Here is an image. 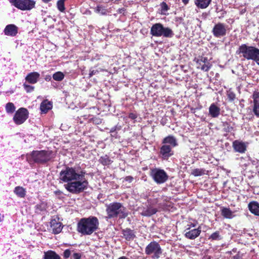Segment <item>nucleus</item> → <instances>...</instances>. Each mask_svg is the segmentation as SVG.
Here are the masks:
<instances>
[{
	"label": "nucleus",
	"instance_id": "f257e3e1",
	"mask_svg": "<svg viewBox=\"0 0 259 259\" xmlns=\"http://www.w3.org/2000/svg\"><path fill=\"white\" fill-rule=\"evenodd\" d=\"M85 171L79 167L66 166L59 174V180L64 183L65 189L73 194H79L88 188V180L85 178Z\"/></svg>",
	"mask_w": 259,
	"mask_h": 259
},
{
	"label": "nucleus",
	"instance_id": "f03ea898",
	"mask_svg": "<svg viewBox=\"0 0 259 259\" xmlns=\"http://www.w3.org/2000/svg\"><path fill=\"white\" fill-rule=\"evenodd\" d=\"M99 222L94 216L81 219L77 223V231L84 235H90L99 229Z\"/></svg>",
	"mask_w": 259,
	"mask_h": 259
},
{
	"label": "nucleus",
	"instance_id": "7ed1b4c3",
	"mask_svg": "<svg viewBox=\"0 0 259 259\" xmlns=\"http://www.w3.org/2000/svg\"><path fill=\"white\" fill-rule=\"evenodd\" d=\"M236 53L242 54V56L247 60L255 61L259 65V49L252 46H249L245 44L241 45Z\"/></svg>",
	"mask_w": 259,
	"mask_h": 259
},
{
	"label": "nucleus",
	"instance_id": "20e7f679",
	"mask_svg": "<svg viewBox=\"0 0 259 259\" xmlns=\"http://www.w3.org/2000/svg\"><path fill=\"white\" fill-rule=\"evenodd\" d=\"M106 212L109 218H125L127 216L125 208L119 202H113L107 206Z\"/></svg>",
	"mask_w": 259,
	"mask_h": 259
},
{
	"label": "nucleus",
	"instance_id": "39448f33",
	"mask_svg": "<svg viewBox=\"0 0 259 259\" xmlns=\"http://www.w3.org/2000/svg\"><path fill=\"white\" fill-rule=\"evenodd\" d=\"M150 33L153 36L172 37L174 33L172 30L168 27H164L161 23L153 24L150 29Z\"/></svg>",
	"mask_w": 259,
	"mask_h": 259
},
{
	"label": "nucleus",
	"instance_id": "423d86ee",
	"mask_svg": "<svg viewBox=\"0 0 259 259\" xmlns=\"http://www.w3.org/2000/svg\"><path fill=\"white\" fill-rule=\"evenodd\" d=\"M31 156L35 162L45 163L54 158V154L49 150L33 151Z\"/></svg>",
	"mask_w": 259,
	"mask_h": 259
},
{
	"label": "nucleus",
	"instance_id": "0eeeda50",
	"mask_svg": "<svg viewBox=\"0 0 259 259\" xmlns=\"http://www.w3.org/2000/svg\"><path fill=\"white\" fill-rule=\"evenodd\" d=\"M145 252L152 259H158L162 255V249L157 242L153 241L146 246Z\"/></svg>",
	"mask_w": 259,
	"mask_h": 259
},
{
	"label": "nucleus",
	"instance_id": "6e6552de",
	"mask_svg": "<svg viewBox=\"0 0 259 259\" xmlns=\"http://www.w3.org/2000/svg\"><path fill=\"white\" fill-rule=\"evenodd\" d=\"M150 175L154 182L158 184L165 183L168 178L167 174L163 169L157 168L151 169Z\"/></svg>",
	"mask_w": 259,
	"mask_h": 259
},
{
	"label": "nucleus",
	"instance_id": "1a4fd4ad",
	"mask_svg": "<svg viewBox=\"0 0 259 259\" xmlns=\"http://www.w3.org/2000/svg\"><path fill=\"white\" fill-rule=\"evenodd\" d=\"M17 8L22 10H30L35 7L34 0H15L11 3Z\"/></svg>",
	"mask_w": 259,
	"mask_h": 259
},
{
	"label": "nucleus",
	"instance_id": "9d476101",
	"mask_svg": "<svg viewBox=\"0 0 259 259\" xmlns=\"http://www.w3.org/2000/svg\"><path fill=\"white\" fill-rule=\"evenodd\" d=\"M228 27L227 25L223 23L219 22L215 24L212 29L213 36L217 38L225 36L227 33Z\"/></svg>",
	"mask_w": 259,
	"mask_h": 259
},
{
	"label": "nucleus",
	"instance_id": "9b49d317",
	"mask_svg": "<svg viewBox=\"0 0 259 259\" xmlns=\"http://www.w3.org/2000/svg\"><path fill=\"white\" fill-rule=\"evenodd\" d=\"M28 117V111L24 108L19 109L15 113L14 117V122L17 125L24 123Z\"/></svg>",
	"mask_w": 259,
	"mask_h": 259
},
{
	"label": "nucleus",
	"instance_id": "f8f14e48",
	"mask_svg": "<svg viewBox=\"0 0 259 259\" xmlns=\"http://www.w3.org/2000/svg\"><path fill=\"white\" fill-rule=\"evenodd\" d=\"M196 63L197 68L204 71H208L211 66L206 57H202L198 59Z\"/></svg>",
	"mask_w": 259,
	"mask_h": 259
},
{
	"label": "nucleus",
	"instance_id": "ddd939ff",
	"mask_svg": "<svg viewBox=\"0 0 259 259\" xmlns=\"http://www.w3.org/2000/svg\"><path fill=\"white\" fill-rule=\"evenodd\" d=\"M4 34L6 35L14 37L17 35L18 32V27L15 24L7 25L4 30Z\"/></svg>",
	"mask_w": 259,
	"mask_h": 259
},
{
	"label": "nucleus",
	"instance_id": "4468645a",
	"mask_svg": "<svg viewBox=\"0 0 259 259\" xmlns=\"http://www.w3.org/2000/svg\"><path fill=\"white\" fill-rule=\"evenodd\" d=\"M160 154L162 155L163 159H167L174 154L172 147L168 145H163L160 148Z\"/></svg>",
	"mask_w": 259,
	"mask_h": 259
},
{
	"label": "nucleus",
	"instance_id": "2eb2a0df",
	"mask_svg": "<svg viewBox=\"0 0 259 259\" xmlns=\"http://www.w3.org/2000/svg\"><path fill=\"white\" fill-rule=\"evenodd\" d=\"M185 236L186 238L194 240L200 235L201 232V228L199 226L197 229L188 230V231L185 230Z\"/></svg>",
	"mask_w": 259,
	"mask_h": 259
},
{
	"label": "nucleus",
	"instance_id": "dca6fc26",
	"mask_svg": "<svg viewBox=\"0 0 259 259\" xmlns=\"http://www.w3.org/2000/svg\"><path fill=\"white\" fill-rule=\"evenodd\" d=\"M51 228L52 232L55 234H59L60 233L62 229L61 223L59 222L58 220L56 219H52L50 222Z\"/></svg>",
	"mask_w": 259,
	"mask_h": 259
},
{
	"label": "nucleus",
	"instance_id": "f3484780",
	"mask_svg": "<svg viewBox=\"0 0 259 259\" xmlns=\"http://www.w3.org/2000/svg\"><path fill=\"white\" fill-rule=\"evenodd\" d=\"M40 74L37 72H32L28 73L25 77V80L29 83H36L39 78Z\"/></svg>",
	"mask_w": 259,
	"mask_h": 259
},
{
	"label": "nucleus",
	"instance_id": "a211bd4d",
	"mask_svg": "<svg viewBox=\"0 0 259 259\" xmlns=\"http://www.w3.org/2000/svg\"><path fill=\"white\" fill-rule=\"evenodd\" d=\"M122 234L123 237L127 241L133 240L136 237L134 231L128 228L123 230Z\"/></svg>",
	"mask_w": 259,
	"mask_h": 259
},
{
	"label": "nucleus",
	"instance_id": "6ab92c4d",
	"mask_svg": "<svg viewBox=\"0 0 259 259\" xmlns=\"http://www.w3.org/2000/svg\"><path fill=\"white\" fill-rule=\"evenodd\" d=\"M221 109L215 104L212 103L209 107V114L212 118H217L220 114Z\"/></svg>",
	"mask_w": 259,
	"mask_h": 259
},
{
	"label": "nucleus",
	"instance_id": "aec40b11",
	"mask_svg": "<svg viewBox=\"0 0 259 259\" xmlns=\"http://www.w3.org/2000/svg\"><path fill=\"white\" fill-rule=\"evenodd\" d=\"M233 147L236 152L243 153L246 150L245 144L242 142L235 141L233 143Z\"/></svg>",
	"mask_w": 259,
	"mask_h": 259
},
{
	"label": "nucleus",
	"instance_id": "412c9836",
	"mask_svg": "<svg viewBox=\"0 0 259 259\" xmlns=\"http://www.w3.org/2000/svg\"><path fill=\"white\" fill-rule=\"evenodd\" d=\"M52 108V104L47 100L43 101L40 105V109L41 113L46 114Z\"/></svg>",
	"mask_w": 259,
	"mask_h": 259
},
{
	"label": "nucleus",
	"instance_id": "4be33fe9",
	"mask_svg": "<svg viewBox=\"0 0 259 259\" xmlns=\"http://www.w3.org/2000/svg\"><path fill=\"white\" fill-rule=\"evenodd\" d=\"M162 143L164 144H168L169 146L173 148L178 145L177 139L173 136H168L164 138L162 141Z\"/></svg>",
	"mask_w": 259,
	"mask_h": 259
},
{
	"label": "nucleus",
	"instance_id": "5701e85b",
	"mask_svg": "<svg viewBox=\"0 0 259 259\" xmlns=\"http://www.w3.org/2000/svg\"><path fill=\"white\" fill-rule=\"evenodd\" d=\"M248 209L250 211L255 215L259 216V203L252 201L248 204Z\"/></svg>",
	"mask_w": 259,
	"mask_h": 259
},
{
	"label": "nucleus",
	"instance_id": "b1692460",
	"mask_svg": "<svg viewBox=\"0 0 259 259\" xmlns=\"http://www.w3.org/2000/svg\"><path fill=\"white\" fill-rule=\"evenodd\" d=\"M157 209L152 206H148L147 208H144L141 214L143 216L150 217L157 212Z\"/></svg>",
	"mask_w": 259,
	"mask_h": 259
},
{
	"label": "nucleus",
	"instance_id": "393cba45",
	"mask_svg": "<svg viewBox=\"0 0 259 259\" xmlns=\"http://www.w3.org/2000/svg\"><path fill=\"white\" fill-rule=\"evenodd\" d=\"M221 215L226 219H231L235 217L234 212L230 208L223 207L221 209Z\"/></svg>",
	"mask_w": 259,
	"mask_h": 259
},
{
	"label": "nucleus",
	"instance_id": "a878e982",
	"mask_svg": "<svg viewBox=\"0 0 259 259\" xmlns=\"http://www.w3.org/2000/svg\"><path fill=\"white\" fill-rule=\"evenodd\" d=\"M44 259H61L59 254L53 250H48L44 252Z\"/></svg>",
	"mask_w": 259,
	"mask_h": 259
},
{
	"label": "nucleus",
	"instance_id": "bb28decb",
	"mask_svg": "<svg viewBox=\"0 0 259 259\" xmlns=\"http://www.w3.org/2000/svg\"><path fill=\"white\" fill-rule=\"evenodd\" d=\"M211 0H196L195 2L197 7L200 9H205L210 4Z\"/></svg>",
	"mask_w": 259,
	"mask_h": 259
},
{
	"label": "nucleus",
	"instance_id": "cd10ccee",
	"mask_svg": "<svg viewBox=\"0 0 259 259\" xmlns=\"http://www.w3.org/2000/svg\"><path fill=\"white\" fill-rule=\"evenodd\" d=\"M14 193L20 198H24L26 195L25 189L20 186H17L15 188L14 190Z\"/></svg>",
	"mask_w": 259,
	"mask_h": 259
},
{
	"label": "nucleus",
	"instance_id": "c85d7f7f",
	"mask_svg": "<svg viewBox=\"0 0 259 259\" xmlns=\"http://www.w3.org/2000/svg\"><path fill=\"white\" fill-rule=\"evenodd\" d=\"M47 208V204L42 202L35 206V211L36 213H39L41 211L46 210Z\"/></svg>",
	"mask_w": 259,
	"mask_h": 259
},
{
	"label": "nucleus",
	"instance_id": "c756f323",
	"mask_svg": "<svg viewBox=\"0 0 259 259\" xmlns=\"http://www.w3.org/2000/svg\"><path fill=\"white\" fill-rule=\"evenodd\" d=\"M99 162L104 165H108L112 163V161L106 155L100 158Z\"/></svg>",
	"mask_w": 259,
	"mask_h": 259
},
{
	"label": "nucleus",
	"instance_id": "7c9ffc66",
	"mask_svg": "<svg viewBox=\"0 0 259 259\" xmlns=\"http://www.w3.org/2000/svg\"><path fill=\"white\" fill-rule=\"evenodd\" d=\"M95 12L102 15H106L107 14V10L103 6H98L95 8Z\"/></svg>",
	"mask_w": 259,
	"mask_h": 259
},
{
	"label": "nucleus",
	"instance_id": "2f4dec72",
	"mask_svg": "<svg viewBox=\"0 0 259 259\" xmlns=\"http://www.w3.org/2000/svg\"><path fill=\"white\" fill-rule=\"evenodd\" d=\"M6 111L7 113L12 114L14 112L16 107L13 103L9 102L6 105Z\"/></svg>",
	"mask_w": 259,
	"mask_h": 259
},
{
	"label": "nucleus",
	"instance_id": "473e14b6",
	"mask_svg": "<svg viewBox=\"0 0 259 259\" xmlns=\"http://www.w3.org/2000/svg\"><path fill=\"white\" fill-rule=\"evenodd\" d=\"M191 174L195 177L201 176L205 174V170L202 168H195L192 170Z\"/></svg>",
	"mask_w": 259,
	"mask_h": 259
},
{
	"label": "nucleus",
	"instance_id": "72a5a7b5",
	"mask_svg": "<svg viewBox=\"0 0 259 259\" xmlns=\"http://www.w3.org/2000/svg\"><path fill=\"white\" fill-rule=\"evenodd\" d=\"M222 239V237L220 235L219 231H215L208 238V239L211 240H220Z\"/></svg>",
	"mask_w": 259,
	"mask_h": 259
},
{
	"label": "nucleus",
	"instance_id": "f704fd0d",
	"mask_svg": "<svg viewBox=\"0 0 259 259\" xmlns=\"http://www.w3.org/2000/svg\"><path fill=\"white\" fill-rule=\"evenodd\" d=\"M53 78L55 80L61 81L64 78V75L62 72L58 71L53 74Z\"/></svg>",
	"mask_w": 259,
	"mask_h": 259
},
{
	"label": "nucleus",
	"instance_id": "c9c22d12",
	"mask_svg": "<svg viewBox=\"0 0 259 259\" xmlns=\"http://www.w3.org/2000/svg\"><path fill=\"white\" fill-rule=\"evenodd\" d=\"M65 0H58L57 3V7L58 9L61 12H64L65 10Z\"/></svg>",
	"mask_w": 259,
	"mask_h": 259
},
{
	"label": "nucleus",
	"instance_id": "e433bc0d",
	"mask_svg": "<svg viewBox=\"0 0 259 259\" xmlns=\"http://www.w3.org/2000/svg\"><path fill=\"white\" fill-rule=\"evenodd\" d=\"M253 112L256 117H259V103H253Z\"/></svg>",
	"mask_w": 259,
	"mask_h": 259
},
{
	"label": "nucleus",
	"instance_id": "4c0bfd02",
	"mask_svg": "<svg viewBox=\"0 0 259 259\" xmlns=\"http://www.w3.org/2000/svg\"><path fill=\"white\" fill-rule=\"evenodd\" d=\"M23 87H24L25 90L26 91V92L27 93H30V92H32L34 89V87L31 86L30 85L27 84L25 83H24L23 84Z\"/></svg>",
	"mask_w": 259,
	"mask_h": 259
},
{
	"label": "nucleus",
	"instance_id": "58836bf2",
	"mask_svg": "<svg viewBox=\"0 0 259 259\" xmlns=\"http://www.w3.org/2000/svg\"><path fill=\"white\" fill-rule=\"evenodd\" d=\"M253 103H259V92H255L253 95Z\"/></svg>",
	"mask_w": 259,
	"mask_h": 259
},
{
	"label": "nucleus",
	"instance_id": "ea45409f",
	"mask_svg": "<svg viewBox=\"0 0 259 259\" xmlns=\"http://www.w3.org/2000/svg\"><path fill=\"white\" fill-rule=\"evenodd\" d=\"M161 8L162 12H165L168 10V7L167 5L165 2H162L161 5Z\"/></svg>",
	"mask_w": 259,
	"mask_h": 259
},
{
	"label": "nucleus",
	"instance_id": "a19ab883",
	"mask_svg": "<svg viewBox=\"0 0 259 259\" xmlns=\"http://www.w3.org/2000/svg\"><path fill=\"white\" fill-rule=\"evenodd\" d=\"M71 255V251L67 249H66L63 252V256L65 258H68Z\"/></svg>",
	"mask_w": 259,
	"mask_h": 259
},
{
	"label": "nucleus",
	"instance_id": "79ce46f5",
	"mask_svg": "<svg viewBox=\"0 0 259 259\" xmlns=\"http://www.w3.org/2000/svg\"><path fill=\"white\" fill-rule=\"evenodd\" d=\"M228 98L230 101H233L235 98V95L233 92H229L228 94Z\"/></svg>",
	"mask_w": 259,
	"mask_h": 259
},
{
	"label": "nucleus",
	"instance_id": "37998d69",
	"mask_svg": "<svg viewBox=\"0 0 259 259\" xmlns=\"http://www.w3.org/2000/svg\"><path fill=\"white\" fill-rule=\"evenodd\" d=\"M71 258L72 259H80L81 254L79 253H74Z\"/></svg>",
	"mask_w": 259,
	"mask_h": 259
},
{
	"label": "nucleus",
	"instance_id": "c03bdc74",
	"mask_svg": "<svg viewBox=\"0 0 259 259\" xmlns=\"http://www.w3.org/2000/svg\"><path fill=\"white\" fill-rule=\"evenodd\" d=\"M98 71L95 70H90L89 73V77H91L94 75L96 74Z\"/></svg>",
	"mask_w": 259,
	"mask_h": 259
},
{
	"label": "nucleus",
	"instance_id": "a18cd8bd",
	"mask_svg": "<svg viewBox=\"0 0 259 259\" xmlns=\"http://www.w3.org/2000/svg\"><path fill=\"white\" fill-rule=\"evenodd\" d=\"M128 117L132 119H135L137 117V115L134 113H130L129 114Z\"/></svg>",
	"mask_w": 259,
	"mask_h": 259
},
{
	"label": "nucleus",
	"instance_id": "49530a36",
	"mask_svg": "<svg viewBox=\"0 0 259 259\" xmlns=\"http://www.w3.org/2000/svg\"><path fill=\"white\" fill-rule=\"evenodd\" d=\"M188 228L186 229V231H188V230H190L191 228L195 227L196 226V224L195 223H190L188 225Z\"/></svg>",
	"mask_w": 259,
	"mask_h": 259
},
{
	"label": "nucleus",
	"instance_id": "de8ad7c7",
	"mask_svg": "<svg viewBox=\"0 0 259 259\" xmlns=\"http://www.w3.org/2000/svg\"><path fill=\"white\" fill-rule=\"evenodd\" d=\"M133 178L132 176H127L125 177V180L130 183H131L133 181Z\"/></svg>",
	"mask_w": 259,
	"mask_h": 259
},
{
	"label": "nucleus",
	"instance_id": "09e8293b",
	"mask_svg": "<svg viewBox=\"0 0 259 259\" xmlns=\"http://www.w3.org/2000/svg\"><path fill=\"white\" fill-rule=\"evenodd\" d=\"M117 129V126H115L111 128L110 133H114L116 131Z\"/></svg>",
	"mask_w": 259,
	"mask_h": 259
},
{
	"label": "nucleus",
	"instance_id": "8fccbe9b",
	"mask_svg": "<svg viewBox=\"0 0 259 259\" xmlns=\"http://www.w3.org/2000/svg\"><path fill=\"white\" fill-rule=\"evenodd\" d=\"M111 136L112 137L116 138V137H117V133H115V132L114 133H111Z\"/></svg>",
	"mask_w": 259,
	"mask_h": 259
},
{
	"label": "nucleus",
	"instance_id": "3c124183",
	"mask_svg": "<svg viewBox=\"0 0 259 259\" xmlns=\"http://www.w3.org/2000/svg\"><path fill=\"white\" fill-rule=\"evenodd\" d=\"M182 2L185 5H187L189 3V0H182Z\"/></svg>",
	"mask_w": 259,
	"mask_h": 259
},
{
	"label": "nucleus",
	"instance_id": "603ef678",
	"mask_svg": "<svg viewBox=\"0 0 259 259\" xmlns=\"http://www.w3.org/2000/svg\"><path fill=\"white\" fill-rule=\"evenodd\" d=\"M43 2L45 3H49V2H50L51 0H42Z\"/></svg>",
	"mask_w": 259,
	"mask_h": 259
},
{
	"label": "nucleus",
	"instance_id": "864d4df0",
	"mask_svg": "<svg viewBox=\"0 0 259 259\" xmlns=\"http://www.w3.org/2000/svg\"><path fill=\"white\" fill-rule=\"evenodd\" d=\"M10 3H12V2L14 1L15 0H9Z\"/></svg>",
	"mask_w": 259,
	"mask_h": 259
}]
</instances>
